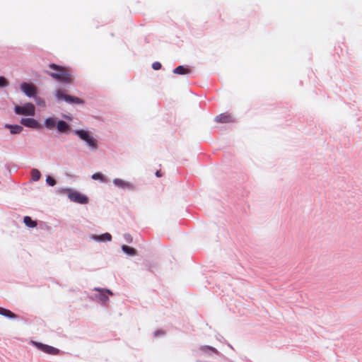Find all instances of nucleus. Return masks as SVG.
<instances>
[{"label": "nucleus", "instance_id": "nucleus-1", "mask_svg": "<svg viewBox=\"0 0 362 362\" xmlns=\"http://www.w3.org/2000/svg\"><path fill=\"white\" fill-rule=\"evenodd\" d=\"M49 68L52 71L49 72V74L57 81L64 83H71L74 81V76L71 71L65 67L58 66L54 64H51Z\"/></svg>", "mask_w": 362, "mask_h": 362}, {"label": "nucleus", "instance_id": "nucleus-2", "mask_svg": "<svg viewBox=\"0 0 362 362\" xmlns=\"http://www.w3.org/2000/svg\"><path fill=\"white\" fill-rule=\"evenodd\" d=\"M74 133L78 136L81 139L86 141L90 148L93 150L98 148V141L94 139L88 132L80 129L76 130Z\"/></svg>", "mask_w": 362, "mask_h": 362}, {"label": "nucleus", "instance_id": "nucleus-3", "mask_svg": "<svg viewBox=\"0 0 362 362\" xmlns=\"http://www.w3.org/2000/svg\"><path fill=\"white\" fill-rule=\"evenodd\" d=\"M15 112L17 115H23L28 116L35 115V107L32 103H26L23 106H16Z\"/></svg>", "mask_w": 362, "mask_h": 362}, {"label": "nucleus", "instance_id": "nucleus-4", "mask_svg": "<svg viewBox=\"0 0 362 362\" xmlns=\"http://www.w3.org/2000/svg\"><path fill=\"white\" fill-rule=\"evenodd\" d=\"M68 197L70 199L71 201L78 203V204H87L88 202V197L81 194L78 192L73 191L71 189L67 190Z\"/></svg>", "mask_w": 362, "mask_h": 362}, {"label": "nucleus", "instance_id": "nucleus-5", "mask_svg": "<svg viewBox=\"0 0 362 362\" xmlns=\"http://www.w3.org/2000/svg\"><path fill=\"white\" fill-rule=\"evenodd\" d=\"M56 97L59 101L64 100L65 102L71 104H80L83 103L81 99L79 98L65 94L64 92H57Z\"/></svg>", "mask_w": 362, "mask_h": 362}, {"label": "nucleus", "instance_id": "nucleus-6", "mask_svg": "<svg viewBox=\"0 0 362 362\" xmlns=\"http://www.w3.org/2000/svg\"><path fill=\"white\" fill-rule=\"evenodd\" d=\"M33 344L40 351L50 355H57L59 353V350L53 346L44 344L40 342L33 341Z\"/></svg>", "mask_w": 362, "mask_h": 362}, {"label": "nucleus", "instance_id": "nucleus-7", "mask_svg": "<svg viewBox=\"0 0 362 362\" xmlns=\"http://www.w3.org/2000/svg\"><path fill=\"white\" fill-rule=\"evenodd\" d=\"M21 123L23 125L30 128H41V125L37 122V121L33 118H22L21 120Z\"/></svg>", "mask_w": 362, "mask_h": 362}, {"label": "nucleus", "instance_id": "nucleus-8", "mask_svg": "<svg viewBox=\"0 0 362 362\" xmlns=\"http://www.w3.org/2000/svg\"><path fill=\"white\" fill-rule=\"evenodd\" d=\"M30 98H33L36 104L42 107H45V101L37 95V92H25Z\"/></svg>", "mask_w": 362, "mask_h": 362}, {"label": "nucleus", "instance_id": "nucleus-9", "mask_svg": "<svg viewBox=\"0 0 362 362\" xmlns=\"http://www.w3.org/2000/svg\"><path fill=\"white\" fill-rule=\"evenodd\" d=\"M215 120L219 123H229L233 122L232 116L228 113H223L216 116Z\"/></svg>", "mask_w": 362, "mask_h": 362}, {"label": "nucleus", "instance_id": "nucleus-10", "mask_svg": "<svg viewBox=\"0 0 362 362\" xmlns=\"http://www.w3.org/2000/svg\"><path fill=\"white\" fill-rule=\"evenodd\" d=\"M99 291L98 295L96 296V297L103 303L106 302L108 300V296L107 294H109L110 296H112L113 293L111 291L108 289H96Z\"/></svg>", "mask_w": 362, "mask_h": 362}, {"label": "nucleus", "instance_id": "nucleus-11", "mask_svg": "<svg viewBox=\"0 0 362 362\" xmlns=\"http://www.w3.org/2000/svg\"><path fill=\"white\" fill-rule=\"evenodd\" d=\"M113 183L117 187H121V188H131L132 185L130 183L125 182L123 180L116 178L113 180Z\"/></svg>", "mask_w": 362, "mask_h": 362}, {"label": "nucleus", "instance_id": "nucleus-12", "mask_svg": "<svg viewBox=\"0 0 362 362\" xmlns=\"http://www.w3.org/2000/svg\"><path fill=\"white\" fill-rule=\"evenodd\" d=\"M0 315L8 318H16L17 315L9 310L0 307Z\"/></svg>", "mask_w": 362, "mask_h": 362}, {"label": "nucleus", "instance_id": "nucleus-13", "mask_svg": "<svg viewBox=\"0 0 362 362\" xmlns=\"http://www.w3.org/2000/svg\"><path fill=\"white\" fill-rule=\"evenodd\" d=\"M5 127L9 129L13 134H20L23 130V127L20 125L6 124Z\"/></svg>", "mask_w": 362, "mask_h": 362}, {"label": "nucleus", "instance_id": "nucleus-14", "mask_svg": "<svg viewBox=\"0 0 362 362\" xmlns=\"http://www.w3.org/2000/svg\"><path fill=\"white\" fill-rule=\"evenodd\" d=\"M57 127L60 132H66L69 129V124L63 120H60L57 122Z\"/></svg>", "mask_w": 362, "mask_h": 362}, {"label": "nucleus", "instance_id": "nucleus-15", "mask_svg": "<svg viewBox=\"0 0 362 362\" xmlns=\"http://www.w3.org/2000/svg\"><path fill=\"white\" fill-rule=\"evenodd\" d=\"M94 239L98 241H110L112 240V235L108 233H105L101 235L94 236Z\"/></svg>", "mask_w": 362, "mask_h": 362}, {"label": "nucleus", "instance_id": "nucleus-16", "mask_svg": "<svg viewBox=\"0 0 362 362\" xmlns=\"http://www.w3.org/2000/svg\"><path fill=\"white\" fill-rule=\"evenodd\" d=\"M23 222L29 228H35L37 226V222L28 216L24 217Z\"/></svg>", "mask_w": 362, "mask_h": 362}, {"label": "nucleus", "instance_id": "nucleus-17", "mask_svg": "<svg viewBox=\"0 0 362 362\" xmlns=\"http://www.w3.org/2000/svg\"><path fill=\"white\" fill-rule=\"evenodd\" d=\"M45 127L48 129H53L56 126V120L54 118L49 117L45 121Z\"/></svg>", "mask_w": 362, "mask_h": 362}, {"label": "nucleus", "instance_id": "nucleus-18", "mask_svg": "<svg viewBox=\"0 0 362 362\" xmlns=\"http://www.w3.org/2000/svg\"><path fill=\"white\" fill-rule=\"evenodd\" d=\"M173 73L176 74H185L189 73V69L183 66H178L173 70Z\"/></svg>", "mask_w": 362, "mask_h": 362}, {"label": "nucleus", "instance_id": "nucleus-19", "mask_svg": "<svg viewBox=\"0 0 362 362\" xmlns=\"http://www.w3.org/2000/svg\"><path fill=\"white\" fill-rule=\"evenodd\" d=\"M200 349L202 351L209 354L218 353V351L215 348H214L212 346H202Z\"/></svg>", "mask_w": 362, "mask_h": 362}, {"label": "nucleus", "instance_id": "nucleus-20", "mask_svg": "<svg viewBox=\"0 0 362 362\" xmlns=\"http://www.w3.org/2000/svg\"><path fill=\"white\" fill-rule=\"evenodd\" d=\"M21 90H35V87L33 84L23 83L21 86Z\"/></svg>", "mask_w": 362, "mask_h": 362}, {"label": "nucleus", "instance_id": "nucleus-21", "mask_svg": "<svg viewBox=\"0 0 362 362\" xmlns=\"http://www.w3.org/2000/svg\"><path fill=\"white\" fill-rule=\"evenodd\" d=\"M122 249L125 253L130 255H135L136 253V251L134 248L129 247L127 245H122Z\"/></svg>", "mask_w": 362, "mask_h": 362}, {"label": "nucleus", "instance_id": "nucleus-22", "mask_svg": "<svg viewBox=\"0 0 362 362\" xmlns=\"http://www.w3.org/2000/svg\"><path fill=\"white\" fill-rule=\"evenodd\" d=\"M92 179L95 180H100L103 182H106L107 179L101 173H95L92 175Z\"/></svg>", "mask_w": 362, "mask_h": 362}, {"label": "nucleus", "instance_id": "nucleus-23", "mask_svg": "<svg viewBox=\"0 0 362 362\" xmlns=\"http://www.w3.org/2000/svg\"><path fill=\"white\" fill-rule=\"evenodd\" d=\"M32 180L33 181H37L40 178V172L37 169H33L31 171Z\"/></svg>", "mask_w": 362, "mask_h": 362}, {"label": "nucleus", "instance_id": "nucleus-24", "mask_svg": "<svg viewBox=\"0 0 362 362\" xmlns=\"http://www.w3.org/2000/svg\"><path fill=\"white\" fill-rule=\"evenodd\" d=\"M46 181H47V183L50 186H54L56 185L55 180L50 176L47 177Z\"/></svg>", "mask_w": 362, "mask_h": 362}, {"label": "nucleus", "instance_id": "nucleus-25", "mask_svg": "<svg viewBox=\"0 0 362 362\" xmlns=\"http://www.w3.org/2000/svg\"><path fill=\"white\" fill-rule=\"evenodd\" d=\"M7 83V80L3 76H0V88L5 87Z\"/></svg>", "mask_w": 362, "mask_h": 362}, {"label": "nucleus", "instance_id": "nucleus-26", "mask_svg": "<svg viewBox=\"0 0 362 362\" xmlns=\"http://www.w3.org/2000/svg\"><path fill=\"white\" fill-rule=\"evenodd\" d=\"M152 68L154 70H159L161 68V64L158 62H156L153 63Z\"/></svg>", "mask_w": 362, "mask_h": 362}, {"label": "nucleus", "instance_id": "nucleus-27", "mask_svg": "<svg viewBox=\"0 0 362 362\" xmlns=\"http://www.w3.org/2000/svg\"><path fill=\"white\" fill-rule=\"evenodd\" d=\"M156 175L157 177H161V174L160 173V172H159V171H157V172H156Z\"/></svg>", "mask_w": 362, "mask_h": 362}]
</instances>
